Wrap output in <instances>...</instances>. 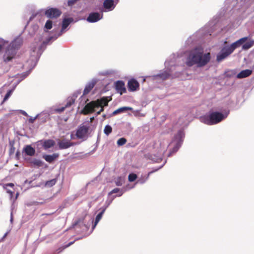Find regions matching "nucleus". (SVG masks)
<instances>
[{
    "instance_id": "nucleus-39",
    "label": "nucleus",
    "mask_w": 254,
    "mask_h": 254,
    "mask_svg": "<svg viewBox=\"0 0 254 254\" xmlns=\"http://www.w3.org/2000/svg\"><path fill=\"white\" fill-rule=\"evenodd\" d=\"M36 117H35L34 118H30L29 119V123H33L35 121V119H36Z\"/></svg>"
},
{
    "instance_id": "nucleus-7",
    "label": "nucleus",
    "mask_w": 254,
    "mask_h": 254,
    "mask_svg": "<svg viewBox=\"0 0 254 254\" xmlns=\"http://www.w3.org/2000/svg\"><path fill=\"white\" fill-rule=\"evenodd\" d=\"M17 51L14 49H12L9 46L7 47L6 50L3 55V61L4 62L7 63L10 61L12 59H13L16 54Z\"/></svg>"
},
{
    "instance_id": "nucleus-38",
    "label": "nucleus",
    "mask_w": 254,
    "mask_h": 254,
    "mask_svg": "<svg viewBox=\"0 0 254 254\" xmlns=\"http://www.w3.org/2000/svg\"><path fill=\"white\" fill-rule=\"evenodd\" d=\"M102 17V14L101 15L99 13L97 12V21L101 19Z\"/></svg>"
},
{
    "instance_id": "nucleus-4",
    "label": "nucleus",
    "mask_w": 254,
    "mask_h": 254,
    "mask_svg": "<svg viewBox=\"0 0 254 254\" xmlns=\"http://www.w3.org/2000/svg\"><path fill=\"white\" fill-rule=\"evenodd\" d=\"M98 108L95 101H92L85 105L81 110V114L84 115H88L95 112V109Z\"/></svg>"
},
{
    "instance_id": "nucleus-46",
    "label": "nucleus",
    "mask_w": 254,
    "mask_h": 254,
    "mask_svg": "<svg viewBox=\"0 0 254 254\" xmlns=\"http://www.w3.org/2000/svg\"><path fill=\"white\" fill-rule=\"evenodd\" d=\"M101 112L100 111H99L98 112H97V115H100L101 114Z\"/></svg>"
},
{
    "instance_id": "nucleus-26",
    "label": "nucleus",
    "mask_w": 254,
    "mask_h": 254,
    "mask_svg": "<svg viewBox=\"0 0 254 254\" xmlns=\"http://www.w3.org/2000/svg\"><path fill=\"white\" fill-rule=\"evenodd\" d=\"M112 131V127L109 125H107L105 126L104 132L105 134L108 135L109 134H110Z\"/></svg>"
},
{
    "instance_id": "nucleus-50",
    "label": "nucleus",
    "mask_w": 254,
    "mask_h": 254,
    "mask_svg": "<svg viewBox=\"0 0 254 254\" xmlns=\"http://www.w3.org/2000/svg\"><path fill=\"white\" fill-rule=\"evenodd\" d=\"M26 114V113L25 112H23V115H25V114Z\"/></svg>"
},
{
    "instance_id": "nucleus-32",
    "label": "nucleus",
    "mask_w": 254,
    "mask_h": 254,
    "mask_svg": "<svg viewBox=\"0 0 254 254\" xmlns=\"http://www.w3.org/2000/svg\"><path fill=\"white\" fill-rule=\"evenodd\" d=\"M123 182L124 180L121 177H118L115 181L116 184L117 186H122L123 185Z\"/></svg>"
},
{
    "instance_id": "nucleus-18",
    "label": "nucleus",
    "mask_w": 254,
    "mask_h": 254,
    "mask_svg": "<svg viewBox=\"0 0 254 254\" xmlns=\"http://www.w3.org/2000/svg\"><path fill=\"white\" fill-rule=\"evenodd\" d=\"M72 18H67L63 19L62 26V30H64L73 21Z\"/></svg>"
},
{
    "instance_id": "nucleus-41",
    "label": "nucleus",
    "mask_w": 254,
    "mask_h": 254,
    "mask_svg": "<svg viewBox=\"0 0 254 254\" xmlns=\"http://www.w3.org/2000/svg\"><path fill=\"white\" fill-rule=\"evenodd\" d=\"M74 243V241H73V242H71L69 243L67 245H66V246H65V248H67V247H69L70 246H71V245H72Z\"/></svg>"
},
{
    "instance_id": "nucleus-42",
    "label": "nucleus",
    "mask_w": 254,
    "mask_h": 254,
    "mask_svg": "<svg viewBox=\"0 0 254 254\" xmlns=\"http://www.w3.org/2000/svg\"><path fill=\"white\" fill-rule=\"evenodd\" d=\"M99 107H101V109L100 110V111L101 112H102L104 111V106H100Z\"/></svg>"
},
{
    "instance_id": "nucleus-17",
    "label": "nucleus",
    "mask_w": 254,
    "mask_h": 254,
    "mask_svg": "<svg viewBox=\"0 0 254 254\" xmlns=\"http://www.w3.org/2000/svg\"><path fill=\"white\" fill-rule=\"evenodd\" d=\"M105 8L111 10L114 8L113 0H105L103 3Z\"/></svg>"
},
{
    "instance_id": "nucleus-36",
    "label": "nucleus",
    "mask_w": 254,
    "mask_h": 254,
    "mask_svg": "<svg viewBox=\"0 0 254 254\" xmlns=\"http://www.w3.org/2000/svg\"><path fill=\"white\" fill-rule=\"evenodd\" d=\"M13 187L14 184L13 183H8L3 186V188L7 190V187Z\"/></svg>"
},
{
    "instance_id": "nucleus-20",
    "label": "nucleus",
    "mask_w": 254,
    "mask_h": 254,
    "mask_svg": "<svg viewBox=\"0 0 254 254\" xmlns=\"http://www.w3.org/2000/svg\"><path fill=\"white\" fill-rule=\"evenodd\" d=\"M24 151L27 155L29 156H33L35 153V149L30 145H27L24 148Z\"/></svg>"
},
{
    "instance_id": "nucleus-47",
    "label": "nucleus",
    "mask_w": 254,
    "mask_h": 254,
    "mask_svg": "<svg viewBox=\"0 0 254 254\" xmlns=\"http://www.w3.org/2000/svg\"><path fill=\"white\" fill-rule=\"evenodd\" d=\"M53 213H51V214H43L42 215H51Z\"/></svg>"
},
{
    "instance_id": "nucleus-6",
    "label": "nucleus",
    "mask_w": 254,
    "mask_h": 254,
    "mask_svg": "<svg viewBox=\"0 0 254 254\" xmlns=\"http://www.w3.org/2000/svg\"><path fill=\"white\" fill-rule=\"evenodd\" d=\"M233 52L228 47L226 46L224 47L221 51V52L217 56V61L220 62L228 57Z\"/></svg>"
},
{
    "instance_id": "nucleus-3",
    "label": "nucleus",
    "mask_w": 254,
    "mask_h": 254,
    "mask_svg": "<svg viewBox=\"0 0 254 254\" xmlns=\"http://www.w3.org/2000/svg\"><path fill=\"white\" fill-rule=\"evenodd\" d=\"M226 116L222 113L219 112H210L209 114L205 115L202 118L203 122L207 125L217 124L226 118Z\"/></svg>"
},
{
    "instance_id": "nucleus-43",
    "label": "nucleus",
    "mask_w": 254,
    "mask_h": 254,
    "mask_svg": "<svg viewBox=\"0 0 254 254\" xmlns=\"http://www.w3.org/2000/svg\"><path fill=\"white\" fill-rule=\"evenodd\" d=\"M94 118L93 117H91L90 118V122H92L94 120Z\"/></svg>"
},
{
    "instance_id": "nucleus-21",
    "label": "nucleus",
    "mask_w": 254,
    "mask_h": 254,
    "mask_svg": "<svg viewBox=\"0 0 254 254\" xmlns=\"http://www.w3.org/2000/svg\"><path fill=\"white\" fill-rule=\"evenodd\" d=\"M131 110H132V108L131 107H121V108H120L117 109L115 111H114L113 113V115H116L118 114L125 112L127 111H131Z\"/></svg>"
},
{
    "instance_id": "nucleus-49",
    "label": "nucleus",
    "mask_w": 254,
    "mask_h": 254,
    "mask_svg": "<svg viewBox=\"0 0 254 254\" xmlns=\"http://www.w3.org/2000/svg\"><path fill=\"white\" fill-rule=\"evenodd\" d=\"M18 154H19V152H17L16 153V156H18Z\"/></svg>"
},
{
    "instance_id": "nucleus-45",
    "label": "nucleus",
    "mask_w": 254,
    "mask_h": 254,
    "mask_svg": "<svg viewBox=\"0 0 254 254\" xmlns=\"http://www.w3.org/2000/svg\"><path fill=\"white\" fill-rule=\"evenodd\" d=\"M169 76V74H167L164 78H168Z\"/></svg>"
},
{
    "instance_id": "nucleus-33",
    "label": "nucleus",
    "mask_w": 254,
    "mask_h": 254,
    "mask_svg": "<svg viewBox=\"0 0 254 254\" xmlns=\"http://www.w3.org/2000/svg\"><path fill=\"white\" fill-rule=\"evenodd\" d=\"M11 90H9L7 93L6 94V95H5L4 98H3V100L2 101V103H4L5 101H6L8 98L9 97V96H10L11 95Z\"/></svg>"
},
{
    "instance_id": "nucleus-23",
    "label": "nucleus",
    "mask_w": 254,
    "mask_h": 254,
    "mask_svg": "<svg viewBox=\"0 0 254 254\" xmlns=\"http://www.w3.org/2000/svg\"><path fill=\"white\" fill-rule=\"evenodd\" d=\"M254 45V40H249L248 41H246L243 44V49L244 50H248L252 47H253Z\"/></svg>"
},
{
    "instance_id": "nucleus-2",
    "label": "nucleus",
    "mask_w": 254,
    "mask_h": 254,
    "mask_svg": "<svg viewBox=\"0 0 254 254\" xmlns=\"http://www.w3.org/2000/svg\"><path fill=\"white\" fill-rule=\"evenodd\" d=\"M62 33H43L42 35H39L35 39V42L33 43L31 48L33 52L41 53L45 49L47 45L50 44L56 40L62 35Z\"/></svg>"
},
{
    "instance_id": "nucleus-27",
    "label": "nucleus",
    "mask_w": 254,
    "mask_h": 254,
    "mask_svg": "<svg viewBox=\"0 0 254 254\" xmlns=\"http://www.w3.org/2000/svg\"><path fill=\"white\" fill-rule=\"evenodd\" d=\"M57 182V180L56 179H54L52 180H51L50 181H48L46 182L45 185L46 186L51 187L55 185Z\"/></svg>"
},
{
    "instance_id": "nucleus-28",
    "label": "nucleus",
    "mask_w": 254,
    "mask_h": 254,
    "mask_svg": "<svg viewBox=\"0 0 254 254\" xmlns=\"http://www.w3.org/2000/svg\"><path fill=\"white\" fill-rule=\"evenodd\" d=\"M53 26V22L51 20H48L45 23V27L47 30H50L52 28Z\"/></svg>"
},
{
    "instance_id": "nucleus-35",
    "label": "nucleus",
    "mask_w": 254,
    "mask_h": 254,
    "mask_svg": "<svg viewBox=\"0 0 254 254\" xmlns=\"http://www.w3.org/2000/svg\"><path fill=\"white\" fill-rule=\"evenodd\" d=\"M33 163L34 165H36L37 166H40L41 164V162L40 160L35 159L33 161Z\"/></svg>"
},
{
    "instance_id": "nucleus-16",
    "label": "nucleus",
    "mask_w": 254,
    "mask_h": 254,
    "mask_svg": "<svg viewBox=\"0 0 254 254\" xmlns=\"http://www.w3.org/2000/svg\"><path fill=\"white\" fill-rule=\"evenodd\" d=\"M59 157V154L54 153L52 155H45L43 156L44 159L49 163H52Z\"/></svg>"
},
{
    "instance_id": "nucleus-29",
    "label": "nucleus",
    "mask_w": 254,
    "mask_h": 254,
    "mask_svg": "<svg viewBox=\"0 0 254 254\" xmlns=\"http://www.w3.org/2000/svg\"><path fill=\"white\" fill-rule=\"evenodd\" d=\"M127 141V140L125 138H124V137L120 138L117 141V144L119 146H122V145H124L125 144H126Z\"/></svg>"
},
{
    "instance_id": "nucleus-24",
    "label": "nucleus",
    "mask_w": 254,
    "mask_h": 254,
    "mask_svg": "<svg viewBox=\"0 0 254 254\" xmlns=\"http://www.w3.org/2000/svg\"><path fill=\"white\" fill-rule=\"evenodd\" d=\"M94 86V84L93 83H89V84L87 85L83 91V95H85L88 94L93 88Z\"/></svg>"
},
{
    "instance_id": "nucleus-34",
    "label": "nucleus",
    "mask_w": 254,
    "mask_h": 254,
    "mask_svg": "<svg viewBox=\"0 0 254 254\" xmlns=\"http://www.w3.org/2000/svg\"><path fill=\"white\" fill-rule=\"evenodd\" d=\"M119 191H120V189H119V188L114 189L109 193V195H111L112 193L118 192Z\"/></svg>"
},
{
    "instance_id": "nucleus-14",
    "label": "nucleus",
    "mask_w": 254,
    "mask_h": 254,
    "mask_svg": "<svg viewBox=\"0 0 254 254\" xmlns=\"http://www.w3.org/2000/svg\"><path fill=\"white\" fill-rule=\"evenodd\" d=\"M22 44V40L21 38H17L14 39L9 45V46L15 51H17Z\"/></svg>"
},
{
    "instance_id": "nucleus-40",
    "label": "nucleus",
    "mask_w": 254,
    "mask_h": 254,
    "mask_svg": "<svg viewBox=\"0 0 254 254\" xmlns=\"http://www.w3.org/2000/svg\"><path fill=\"white\" fill-rule=\"evenodd\" d=\"M7 192L10 194V195L12 197L13 195V192L10 190H7Z\"/></svg>"
},
{
    "instance_id": "nucleus-22",
    "label": "nucleus",
    "mask_w": 254,
    "mask_h": 254,
    "mask_svg": "<svg viewBox=\"0 0 254 254\" xmlns=\"http://www.w3.org/2000/svg\"><path fill=\"white\" fill-rule=\"evenodd\" d=\"M87 21L90 22H95L97 21V12H93L89 14Z\"/></svg>"
},
{
    "instance_id": "nucleus-10",
    "label": "nucleus",
    "mask_w": 254,
    "mask_h": 254,
    "mask_svg": "<svg viewBox=\"0 0 254 254\" xmlns=\"http://www.w3.org/2000/svg\"><path fill=\"white\" fill-rule=\"evenodd\" d=\"M58 144L60 149L68 148L74 145V143L65 139L59 140Z\"/></svg>"
},
{
    "instance_id": "nucleus-19",
    "label": "nucleus",
    "mask_w": 254,
    "mask_h": 254,
    "mask_svg": "<svg viewBox=\"0 0 254 254\" xmlns=\"http://www.w3.org/2000/svg\"><path fill=\"white\" fill-rule=\"evenodd\" d=\"M55 144V142L52 139L46 140L43 143V147L45 149L50 148L54 146Z\"/></svg>"
},
{
    "instance_id": "nucleus-9",
    "label": "nucleus",
    "mask_w": 254,
    "mask_h": 254,
    "mask_svg": "<svg viewBox=\"0 0 254 254\" xmlns=\"http://www.w3.org/2000/svg\"><path fill=\"white\" fill-rule=\"evenodd\" d=\"M88 129L89 127H88L85 126H80L76 133L77 137L79 139L84 137L86 135Z\"/></svg>"
},
{
    "instance_id": "nucleus-25",
    "label": "nucleus",
    "mask_w": 254,
    "mask_h": 254,
    "mask_svg": "<svg viewBox=\"0 0 254 254\" xmlns=\"http://www.w3.org/2000/svg\"><path fill=\"white\" fill-rule=\"evenodd\" d=\"M105 209H103L101 212H100L96 217L95 221L94 223V225L93 227V228H94L96 226V225L97 224V223L99 222V221L102 218V217L103 216V214H104L105 212Z\"/></svg>"
},
{
    "instance_id": "nucleus-48",
    "label": "nucleus",
    "mask_w": 254,
    "mask_h": 254,
    "mask_svg": "<svg viewBox=\"0 0 254 254\" xmlns=\"http://www.w3.org/2000/svg\"><path fill=\"white\" fill-rule=\"evenodd\" d=\"M1 48H2V46H1V45L0 44V51L1 50Z\"/></svg>"
},
{
    "instance_id": "nucleus-44",
    "label": "nucleus",
    "mask_w": 254,
    "mask_h": 254,
    "mask_svg": "<svg viewBox=\"0 0 254 254\" xmlns=\"http://www.w3.org/2000/svg\"><path fill=\"white\" fill-rule=\"evenodd\" d=\"M154 171H151L150 172L148 173V176H149L151 174L153 173Z\"/></svg>"
},
{
    "instance_id": "nucleus-1",
    "label": "nucleus",
    "mask_w": 254,
    "mask_h": 254,
    "mask_svg": "<svg viewBox=\"0 0 254 254\" xmlns=\"http://www.w3.org/2000/svg\"><path fill=\"white\" fill-rule=\"evenodd\" d=\"M210 58L209 53L203 54V49L200 47H197L191 51L188 58L187 64L189 66L195 64L198 66H203L210 61Z\"/></svg>"
},
{
    "instance_id": "nucleus-5",
    "label": "nucleus",
    "mask_w": 254,
    "mask_h": 254,
    "mask_svg": "<svg viewBox=\"0 0 254 254\" xmlns=\"http://www.w3.org/2000/svg\"><path fill=\"white\" fill-rule=\"evenodd\" d=\"M62 14V11L57 8H50L45 12V15L49 18H58Z\"/></svg>"
},
{
    "instance_id": "nucleus-11",
    "label": "nucleus",
    "mask_w": 254,
    "mask_h": 254,
    "mask_svg": "<svg viewBox=\"0 0 254 254\" xmlns=\"http://www.w3.org/2000/svg\"><path fill=\"white\" fill-rule=\"evenodd\" d=\"M111 100L112 98L111 97H103L100 99L95 100V102L98 108L100 106H108L109 102Z\"/></svg>"
},
{
    "instance_id": "nucleus-31",
    "label": "nucleus",
    "mask_w": 254,
    "mask_h": 254,
    "mask_svg": "<svg viewBox=\"0 0 254 254\" xmlns=\"http://www.w3.org/2000/svg\"><path fill=\"white\" fill-rule=\"evenodd\" d=\"M71 105V103H67L66 104V105L64 106V107H63L62 108H58V109H57L56 110V112H58V113H62L63 112V111H64V110H65V109L69 106H70Z\"/></svg>"
},
{
    "instance_id": "nucleus-8",
    "label": "nucleus",
    "mask_w": 254,
    "mask_h": 254,
    "mask_svg": "<svg viewBox=\"0 0 254 254\" xmlns=\"http://www.w3.org/2000/svg\"><path fill=\"white\" fill-rule=\"evenodd\" d=\"M127 88L129 91L134 92L139 89V84L135 79H131L128 81Z\"/></svg>"
},
{
    "instance_id": "nucleus-13",
    "label": "nucleus",
    "mask_w": 254,
    "mask_h": 254,
    "mask_svg": "<svg viewBox=\"0 0 254 254\" xmlns=\"http://www.w3.org/2000/svg\"><path fill=\"white\" fill-rule=\"evenodd\" d=\"M116 89L121 95L126 92L125 83L123 81L119 80L116 82Z\"/></svg>"
},
{
    "instance_id": "nucleus-15",
    "label": "nucleus",
    "mask_w": 254,
    "mask_h": 254,
    "mask_svg": "<svg viewBox=\"0 0 254 254\" xmlns=\"http://www.w3.org/2000/svg\"><path fill=\"white\" fill-rule=\"evenodd\" d=\"M252 73V70L251 69L243 70L237 75V78L239 79L246 78L251 75Z\"/></svg>"
},
{
    "instance_id": "nucleus-37",
    "label": "nucleus",
    "mask_w": 254,
    "mask_h": 254,
    "mask_svg": "<svg viewBox=\"0 0 254 254\" xmlns=\"http://www.w3.org/2000/svg\"><path fill=\"white\" fill-rule=\"evenodd\" d=\"M226 76H228V77H231L232 75V74H233V71H228L226 73Z\"/></svg>"
},
{
    "instance_id": "nucleus-12",
    "label": "nucleus",
    "mask_w": 254,
    "mask_h": 254,
    "mask_svg": "<svg viewBox=\"0 0 254 254\" xmlns=\"http://www.w3.org/2000/svg\"><path fill=\"white\" fill-rule=\"evenodd\" d=\"M248 38L247 37H244L242 38L235 42L232 43L230 46H229L228 47L231 49V50L234 52V51L237 48L240 47L241 45H243V44L247 41Z\"/></svg>"
},
{
    "instance_id": "nucleus-30",
    "label": "nucleus",
    "mask_w": 254,
    "mask_h": 254,
    "mask_svg": "<svg viewBox=\"0 0 254 254\" xmlns=\"http://www.w3.org/2000/svg\"><path fill=\"white\" fill-rule=\"evenodd\" d=\"M137 175L135 174L131 173L128 175V179L130 182L134 181L137 178Z\"/></svg>"
}]
</instances>
